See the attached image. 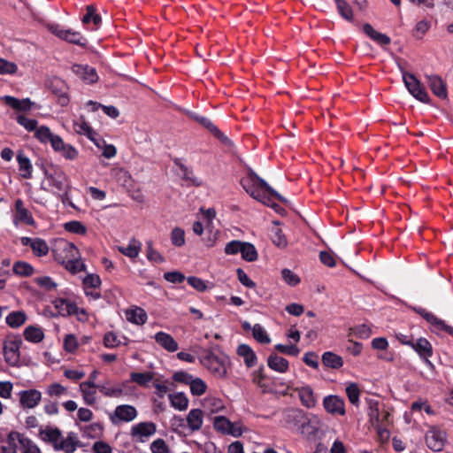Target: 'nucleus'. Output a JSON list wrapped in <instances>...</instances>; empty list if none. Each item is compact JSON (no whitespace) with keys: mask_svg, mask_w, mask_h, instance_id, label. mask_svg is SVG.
Returning a JSON list of instances; mask_svg holds the SVG:
<instances>
[{"mask_svg":"<svg viewBox=\"0 0 453 453\" xmlns=\"http://www.w3.org/2000/svg\"><path fill=\"white\" fill-rule=\"evenodd\" d=\"M80 444L77 435L70 433L66 437L61 436L55 450H62L65 453H73Z\"/></svg>","mask_w":453,"mask_h":453,"instance_id":"nucleus-23","label":"nucleus"},{"mask_svg":"<svg viewBox=\"0 0 453 453\" xmlns=\"http://www.w3.org/2000/svg\"><path fill=\"white\" fill-rule=\"evenodd\" d=\"M155 342L168 352H175L179 349L178 342L173 337L165 332H157L154 335Z\"/></svg>","mask_w":453,"mask_h":453,"instance_id":"nucleus-22","label":"nucleus"},{"mask_svg":"<svg viewBox=\"0 0 453 453\" xmlns=\"http://www.w3.org/2000/svg\"><path fill=\"white\" fill-rule=\"evenodd\" d=\"M27 316L23 311H12L5 319L6 323L12 328L22 326L26 321Z\"/></svg>","mask_w":453,"mask_h":453,"instance_id":"nucleus-47","label":"nucleus"},{"mask_svg":"<svg viewBox=\"0 0 453 453\" xmlns=\"http://www.w3.org/2000/svg\"><path fill=\"white\" fill-rule=\"evenodd\" d=\"M137 417L136 409L130 404L118 405L114 412L110 416V419L113 424L119 422H131Z\"/></svg>","mask_w":453,"mask_h":453,"instance_id":"nucleus-12","label":"nucleus"},{"mask_svg":"<svg viewBox=\"0 0 453 453\" xmlns=\"http://www.w3.org/2000/svg\"><path fill=\"white\" fill-rule=\"evenodd\" d=\"M47 27L49 31H50V33H52L61 40L82 47H85L87 45V40L78 31L65 29L58 24H49Z\"/></svg>","mask_w":453,"mask_h":453,"instance_id":"nucleus-6","label":"nucleus"},{"mask_svg":"<svg viewBox=\"0 0 453 453\" xmlns=\"http://www.w3.org/2000/svg\"><path fill=\"white\" fill-rule=\"evenodd\" d=\"M79 388L84 403L94 405L96 403V387L92 386L91 383H81Z\"/></svg>","mask_w":453,"mask_h":453,"instance_id":"nucleus-32","label":"nucleus"},{"mask_svg":"<svg viewBox=\"0 0 453 453\" xmlns=\"http://www.w3.org/2000/svg\"><path fill=\"white\" fill-rule=\"evenodd\" d=\"M62 263L65 264V268L73 273L81 272L85 267L80 257L72 258V260H63Z\"/></svg>","mask_w":453,"mask_h":453,"instance_id":"nucleus-62","label":"nucleus"},{"mask_svg":"<svg viewBox=\"0 0 453 453\" xmlns=\"http://www.w3.org/2000/svg\"><path fill=\"white\" fill-rule=\"evenodd\" d=\"M24 337L28 342L38 343L43 340L44 334L42 328L30 326L25 329Z\"/></svg>","mask_w":453,"mask_h":453,"instance_id":"nucleus-40","label":"nucleus"},{"mask_svg":"<svg viewBox=\"0 0 453 453\" xmlns=\"http://www.w3.org/2000/svg\"><path fill=\"white\" fill-rule=\"evenodd\" d=\"M126 318L129 322L135 325H143L148 319L146 311L140 307L127 310L126 311Z\"/></svg>","mask_w":453,"mask_h":453,"instance_id":"nucleus-35","label":"nucleus"},{"mask_svg":"<svg viewBox=\"0 0 453 453\" xmlns=\"http://www.w3.org/2000/svg\"><path fill=\"white\" fill-rule=\"evenodd\" d=\"M151 453H170V448L165 440L158 438L153 441L150 445Z\"/></svg>","mask_w":453,"mask_h":453,"instance_id":"nucleus-58","label":"nucleus"},{"mask_svg":"<svg viewBox=\"0 0 453 453\" xmlns=\"http://www.w3.org/2000/svg\"><path fill=\"white\" fill-rule=\"evenodd\" d=\"M157 432V426L150 421L140 422L130 429L132 440L135 442L144 443Z\"/></svg>","mask_w":453,"mask_h":453,"instance_id":"nucleus-8","label":"nucleus"},{"mask_svg":"<svg viewBox=\"0 0 453 453\" xmlns=\"http://www.w3.org/2000/svg\"><path fill=\"white\" fill-rule=\"evenodd\" d=\"M253 337L260 343H270L271 339L265 328L260 324H255L252 327Z\"/></svg>","mask_w":453,"mask_h":453,"instance_id":"nucleus-54","label":"nucleus"},{"mask_svg":"<svg viewBox=\"0 0 453 453\" xmlns=\"http://www.w3.org/2000/svg\"><path fill=\"white\" fill-rule=\"evenodd\" d=\"M125 383L121 385H112L110 380H105L97 385V390L105 397L119 398L125 395L124 392Z\"/></svg>","mask_w":453,"mask_h":453,"instance_id":"nucleus-20","label":"nucleus"},{"mask_svg":"<svg viewBox=\"0 0 453 453\" xmlns=\"http://www.w3.org/2000/svg\"><path fill=\"white\" fill-rule=\"evenodd\" d=\"M73 73L87 84H93L98 81L96 70L88 65H73Z\"/></svg>","mask_w":453,"mask_h":453,"instance_id":"nucleus-15","label":"nucleus"},{"mask_svg":"<svg viewBox=\"0 0 453 453\" xmlns=\"http://www.w3.org/2000/svg\"><path fill=\"white\" fill-rule=\"evenodd\" d=\"M281 276L284 281L289 286H296L300 282V278L289 269H283Z\"/></svg>","mask_w":453,"mask_h":453,"instance_id":"nucleus-64","label":"nucleus"},{"mask_svg":"<svg viewBox=\"0 0 453 453\" xmlns=\"http://www.w3.org/2000/svg\"><path fill=\"white\" fill-rule=\"evenodd\" d=\"M146 257L150 262L162 264L165 261L164 256L153 248L152 241L146 242Z\"/></svg>","mask_w":453,"mask_h":453,"instance_id":"nucleus-45","label":"nucleus"},{"mask_svg":"<svg viewBox=\"0 0 453 453\" xmlns=\"http://www.w3.org/2000/svg\"><path fill=\"white\" fill-rule=\"evenodd\" d=\"M20 406L24 409L36 407L42 400V393L37 389H27L19 392Z\"/></svg>","mask_w":453,"mask_h":453,"instance_id":"nucleus-16","label":"nucleus"},{"mask_svg":"<svg viewBox=\"0 0 453 453\" xmlns=\"http://www.w3.org/2000/svg\"><path fill=\"white\" fill-rule=\"evenodd\" d=\"M154 373L151 372H131L130 381L136 383L141 387H146L153 380Z\"/></svg>","mask_w":453,"mask_h":453,"instance_id":"nucleus-43","label":"nucleus"},{"mask_svg":"<svg viewBox=\"0 0 453 453\" xmlns=\"http://www.w3.org/2000/svg\"><path fill=\"white\" fill-rule=\"evenodd\" d=\"M427 79L428 85L433 93L441 99H446L448 93L446 89V85L443 82V81L439 76L436 75L428 76Z\"/></svg>","mask_w":453,"mask_h":453,"instance_id":"nucleus-29","label":"nucleus"},{"mask_svg":"<svg viewBox=\"0 0 453 453\" xmlns=\"http://www.w3.org/2000/svg\"><path fill=\"white\" fill-rule=\"evenodd\" d=\"M111 174L117 182L123 186H127L131 181V174L129 173L128 171L123 168H112Z\"/></svg>","mask_w":453,"mask_h":453,"instance_id":"nucleus-46","label":"nucleus"},{"mask_svg":"<svg viewBox=\"0 0 453 453\" xmlns=\"http://www.w3.org/2000/svg\"><path fill=\"white\" fill-rule=\"evenodd\" d=\"M55 134L51 133L50 129L46 126L36 127L35 130V136L42 143L50 142Z\"/></svg>","mask_w":453,"mask_h":453,"instance_id":"nucleus-55","label":"nucleus"},{"mask_svg":"<svg viewBox=\"0 0 453 453\" xmlns=\"http://www.w3.org/2000/svg\"><path fill=\"white\" fill-rule=\"evenodd\" d=\"M4 103L10 107L17 110V111H29L32 107L33 103L29 98L25 99H18L16 97L11 96H5L4 97Z\"/></svg>","mask_w":453,"mask_h":453,"instance_id":"nucleus-33","label":"nucleus"},{"mask_svg":"<svg viewBox=\"0 0 453 453\" xmlns=\"http://www.w3.org/2000/svg\"><path fill=\"white\" fill-rule=\"evenodd\" d=\"M298 393L302 404L307 408H313L316 405L317 398L312 388L308 386L294 388Z\"/></svg>","mask_w":453,"mask_h":453,"instance_id":"nucleus-25","label":"nucleus"},{"mask_svg":"<svg viewBox=\"0 0 453 453\" xmlns=\"http://www.w3.org/2000/svg\"><path fill=\"white\" fill-rule=\"evenodd\" d=\"M50 90L58 96L59 104L63 106L66 105L69 99L66 96L67 87L64 81L55 78L49 84Z\"/></svg>","mask_w":453,"mask_h":453,"instance_id":"nucleus-21","label":"nucleus"},{"mask_svg":"<svg viewBox=\"0 0 453 453\" xmlns=\"http://www.w3.org/2000/svg\"><path fill=\"white\" fill-rule=\"evenodd\" d=\"M363 30L371 39L380 45H388L391 42L390 38L387 35L376 31L368 23L364 25Z\"/></svg>","mask_w":453,"mask_h":453,"instance_id":"nucleus-37","label":"nucleus"},{"mask_svg":"<svg viewBox=\"0 0 453 453\" xmlns=\"http://www.w3.org/2000/svg\"><path fill=\"white\" fill-rule=\"evenodd\" d=\"M241 185L250 196L260 198L262 191H267L275 196L278 200L285 202L286 200L275 191L265 180L260 178L252 169H249L247 176L241 180Z\"/></svg>","mask_w":453,"mask_h":453,"instance_id":"nucleus-1","label":"nucleus"},{"mask_svg":"<svg viewBox=\"0 0 453 453\" xmlns=\"http://www.w3.org/2000/svg\"><path fill=\"white\" fill-rule=\"evenodd\" d=\"M368 417L373 426H375L380 436L384 434L388 435V431L383 430L382 426L389 424L392 420L391 414L388 410L380 409L377 401L369 402Z\"/></svg>","mask_w":453,"mask_h":453,"instance_id":"nucleus-2","label":"nucleus"},{"mask_svg":"<svg viewBox=\"0 0 453 453\" xmlns=\"http://www.w3.org/2000/svg\"><path fill=\"white\" fill-rule=\"evenodd\" d=\"M213 426L218 432L224 434H230L234 437H239L242 433V427L239 425L232 423L224 416L215 417Z\"/></svg>","mask_w":453,"mask_h":453,"instance_id":"nucleus-13","label":"nucleus"},{"mask_svg":"<svg viewBox=\"0 0 453 453\" xmlns=\"http://www.w3.org/2000/svg\"><path fill=\"white\" fill-rule=\"evenodd\" d=\"M65 229L67 232L78 234H85L87 232L86 226L80 221L76 220L66 222L65 224Z\"/></svg>","mask_w":453,"mask_h":453,"instance_id":"nucleus-61","label":"nucleus"},{"mask_svg":"<svg viewBox=\"0 0 453 453\" xmlns=\"http://www.w3.org/2000/svg\"><path fill=\"white\" fill-rule=\"evenodd\" d=\"M170 240L173 246L182 247L185 245V231L184 229L175 226L172 229L170 234Z\"/></svg>","mask_w":453,"mask_h":453,"instance_id":"nucleus-49","label":"nucleus"},{"mask_svg":"<svg viewBox=\"0 0 453 453\" xmlns=\"http://www.w3.org/2000/svg\"><path fill=\"white\" fill-rule=\"evenodd\" d=\"M412 309L415 312L424 318L433 326L434 331H444L453 335V327L447 325L445 321L437 318L432 312H429L421 307H413Z\"/></svg>","mask_w":453,"mask_h":453,"instance_id":"nucleus-11","label":"nucleus"},{"mask_svg":"<svg viewBox=\"0 0 453 453\" xmlns=\"http://www.w3.org/2000/svg\"><path fill=\"white\" fill-rule=\"evenodd\" d=\"M53 305L60 316L76 315L79 320L85 321L88 319L87 312L68 299L58 298L53 302Z\"/></svg>","mask_w":453,"mask_h":453,"instance_id":"nucleus-7","label":"nucleus"},{"mask_svg":"<svg viewBox=\"0 0 453 453\" xmlns=\"http://www.w3.org/2000/svg\"><path fill=\"white\" fill-rule=\"evenodd\" d=\"M190 392L194 395H202L205 393L206 383L200 378H194L189 381Z\"/></svg>","mask_w":453,"mask_h":453,"instance_id":"nucleus-53","label":"nucleus"},{"mask_svg":"<svg viewBox=\"0 0 453 453\" xmlns=\"http://www.w3.org/2000/svg\"><path fill=\"white\" fill-rule=\"evenodd\" d=\"M84 25L93 24L91 30H96L102 22L101 16L96 12V8L93 5H88L86 8V14L81 19Z\"/></svg>","mask_w":453,"mask_h":453,"instance_id":"nucleus-34","label":"nucleus"},{"mask_svg":"<svg viewBox=\"0 0 453 453\" xmlns=\"http://www.w3.org/2000/svg\"><path fill=\"white\" fill-rule=\"evenodd\" d=\"M242 257L249 262H253L257 258V252L255 246L250 242H243L242 247Z\"/></svg>","mask_w":453,"mask_h":453,"instance_id":"nucleus-51","label":"nucleus"},{"mask_svg":"<svg viewBox=\"0 0 453 453\" xmlns=\"http://www.w3.org/2000/svg\"><path fill=\"white\" fill-rule=\"evenodd\" d=\"M338 13L346 20H353V11L349 3L345 0H334Z\"/></svg>","mask_w":453,"mask_h":453,"instance_id":"nucleus-48","label":"nucleus"},{"mask_svg":"<svg viewBox=\"0 0 453 453\" xmlns=\"http://www.w3.org/2000/svg\"><path fill=\"white\" fill-rule=\"evenodd\" d=\"M1 453H18V445L12 434H9L7 440L1 446Z\"/></svg>","mask_w":453,"mask_h":453,"instance_id":"nucleus-57","label":"nucleus"},{"mask_svg":"<svg viewBox=\"0 0 453 453\" xmlns=\"http://www.w3.org/2000/svg\"><path fill=\"white\" fill-rule=\"evenodd\" d=\"M63 251L65 253L64 260H72V258L80 257V253L76 246L68 242H63L61 243Z\"/></svg>","mask_w":453,"mask_h":453,"instance_id":"nucleus-56","label":"nucleus"},{"mask_svg":"<svg viewBox=\"0 0 453 453\" xmlns=\"http://www.w3.org/2000/svg\"><path fill=\"white\" fill-rule=\"evenodd\" d=\"M345 391L350 403L355 406H358L360 396V389L357 383H349L346 387Z\"/></svg>","mask_w":453,"mask_h":453,"instance_id":"nucleus-50","label":"nucleus"},{"mask_svg":"<svg viewBox=\"0 0 453 453\" xmlns=\"http://www.w3.org/2000/svg\"><path fill=\"white\" fill-rule=\"evenodd\" d=\"M171 405L178 411H185L188 405V399L183 393L169 395Z\"/></svg>","mask_w":453,"mask_h":453,"instance_id":"nucleus-42","label":"nucleus"},{"mask_svg":"<svg viewBox=\"0 0 453 453\" xmlns=\"http://www.w3.org/2000/svg\"><path fill=\"white\" fill-rule=\"evenodd\" d=\"M19 453H41L40 449L31 440L19 437Z\"/></svg>","mask_w":453,"mask_h":453,"instance_id":"nucleus-52","label":"nucleus"},{"mask_svg":"<svg viewBox=\"0 0 453 453\" xmlns=\"http://www.w3.org/2000/svg\"><path fill=\"white\" fill-rule=\"evenodd\" d=\"M61 436V432L58 428L46 427L44 429H40L41 439L51 443L54 449L57 448Z\"/></svg>","mask_w":453,"mask_h":453,"instance_id":"nucleus-36","label":"nucleus"},{"mask_svg":"<svg viewBox=\"0 0 453 453\" xmlns=\"http://www.w3.org/2000/svg\"><path fill=\"white\" fill-rule=\"evenodd\" d=\"M325 410L332 415H345V403L342 398L338 395H330L323 399Z\"/></svg>","mask_w":453,"mask_h":453,"instance_id":"nucleus-17","label":"nucleus"},{"mask_svg":"<svg viewBox=\"0 0 453 453\" xmlns=\"http://www.w3.org/2000/svg\"><path fill=\"white\" fill-rule=\"evenodd\" d=\"M202 405L204 411L210 414L218 413L225 410L223 401L220 398L212 395L206 396L203 400Z\"/></svg>","mask_w":453,"mask_h":453,"instance_id":"nucleus-28","label":"nucleus"},{"mask_svg":"<svg viewBox=\"0 0 453 453\" xmlns=\"http://www.w3.org/2000/svg\"><path fill=\"white\" fill-rule=\"evenodd\" d=\"M403 80L408 91L418 101L427 103L429 96L419 81L412 74L403 72Z\"/></svg>","mask_w":453,"mask_h":453,"instance_id":"nucleus-10","label":"nucleus"},{"mask_svg":"<svg viewBox=\"0 0 453 453\" xmlns=\"http://www.w3.org/2000/svg\"><path fill=\"white\" fill-rule=\"evenodd\" d=\"M12 271L16 275L22 277L31 276L35 270L34 267L27 262L18 261L13 264Z\"/></svg>","mask_w":453,"mask_h":453,"instance_id":"nucleus-44","label":"nucleus"},{"mask_svg":"<svg viewBox=\"0 0 453 453\" xmlns=\"http://www.w3.org/2000/svg\"><path fill=\"white\" fill-rule=\"evenodd\" d=\"M58 153H60L67 160H74L78 157V150L71 144L65 143Z\"/></svg>","mask_w":453,"mask_h":453,"instance_id":"nucleus-63","label":"nucleus"},{"mask_svg":"<svg viewBox=\"0 0 453 453\" xmlns=\"http://www.w3.org/2000/svg\"><path fill=\"white\" fill-rule=\"evenodd\" d=\"M186 421L191 432L201 429L203 423V412L200 409H192L188 411Z\"/></svg>","mask_w":453,"mask_h":453,"instance_id":"nucleus-26","label":"nucleus"},{"mask_svg":"<svg viewBox=\"0 0 453 453\" xmlns=\"http://www.w3.org/2000/svg\"><path fill=\"white\" fill-rule=\"evenodd\" d=\"M288 417L295 419L302 418L300 433L307 438L315 436L322 426L321 419L316 415L303 416L302 411H293Z\"/></svg>","mask_w":453,"mask_h":453,"instance_id":"nucleus-3","label":"nucleus"},{"mask_svg":"<svg viewBox=\"0 0 453 453\" xmlns=\"http://www.w3.org/2000/svg\"><path fill=\"white\" fill-rule=\"evenodd\" d=\"M17 122L22 126L26 130L31 132L35 131L37 127V120L27 118L25 115H18L16 118Z\"/></svg>","mask_w":453,"mask_h":453,"instance_id":"nucleus-60","label":"nucleus"},{"mask_svg":"<svg viewBox=\"0 0 453 453\" xmlns=\"http://www.w3.org/2000/svg\"><path fill=\"white\" fill-rule=\"evenodd\" d=\"M267 365L277 372L284 373L288 370L289 363L286 358L277 354H271L267 358Z\"/></svg>","mask_w":453,"mask_h":453,"instance_id":"nucleus-27","label":"nucleus"},{"mask_svg":"<svg viewBox=\"0 0 453 453\" xmlns=\"http://www.w3.org/2000/svg\"><path fill=\"white\" fill-rule=\"evenodd\" d=\"M202 365L216 378H225L226 375V360L209 353L202 359Z\"/></svg>","mask_w":453,"mask_h":453,"instance_id":"nucleus-9","label":"nucleus"},{"mask_svg":"<svg viewBox=\"0 0 453 453\" xmlns=\"http://www.w3.org/2000/svg\"><path fill=\"white\" fill-rule=\"evenodd\" d=\"M20 242L23 246H29L37 257L46 256L49 252V246L43 239L24 236L21 237Z\"/></svg>","mask_w":453,"mask_h":453,"instance_id":"nucleus-18","label":"nucleus"},{"mask_svg":"<svg viewBox=\"0 0 453 453\" xmlns=\"http://www.w3.org/2000/svg\"><path fill=\"white\" fill-rule=\"evenodd\" d=\"M142 249V242L135 238L130 239L127 246H119L118 250L129 258H135L139 256Z\"/></svg>","mask_w":453,"mask_h":453,"instance_id":"nucleus-30","label":"nucleus"},{"mask_svg":"<svg viewBox=\"0 0 453 453\" xmlns=\"http://www.w3.org/2000/svg\"><path fill=\"white\" fill-rule=\"evenodd\" d=\"M22 340L19 336H10L4 342L3 353L4 361L10 366H17L20 361V346Z\"/></svg>","mask_w":453,"mask_h":453,"instance_id":"nucleus-4","label":"nucleus"},{"mask_svg":"<svg viewBox=\"0 0 453 453\" xmlns=\"http://www.w3.org/2000/svg\"><path fill=\"white\" fill-rule=\"evenodd\" d=\"M188 115L190 119L198 122L200 125H202L203 127L207 128L209 131H211L216 136H218L219 138L223 137V134H221V132L217 128V127L208 118H206L204 116H201L198 113H196L193 111H188Z\"/></svg>","mask_w":453,"mask_h":453,"instance_id":"nucleus-31","label":"nucleus"},{"mask_svg":"<svg viewBox=\"0 0 453 453\" xmlns=\"http://www.w3.org/2000/svg\"><path fill=\"white\" fill-rule=\"evenodd\" d=\"M445 432L437 428H432L428 430L426 434V442L427 447L435 452L442 450L445 445Z\"/></svg>","mask_w":453,"mask_h":453,"instance_id":"nucleus-14","label":"nucleus"},{"mask_svg":"<svg viewBox=\"0 0 453 453\" xmlns=\"http://www.w3.org/2000/svg\"><path fill=\"white\" fill-rule=\"evenodd\" d=\"M46 393L50 397H59L67 395V389L59 383H52L47 387Z\"/></svg>","mask_w":453,"mask_h":453,"instance_id":"nucleus-59","label":"nucleus"},{"mask_svg":"<svg viewBox=\"0 0 453 453\" xmlns=\"http://www.w3.org/2000/svg\"><path fill=\"white\" fill-rule=\"evenodd\" d=\"M17 161L19 164V170L22 178L30 179L32 177V164L29 158L23 153L19 152L17 156Z\"/></svg>","mask_w":453,"mask_h":453,"instance_id":"nucleus-38","label":"nucleus"},{"mask_svg":"<svg viewBox=\"0 0 453 453\" xmlns=\"http://www.w3.org/2000/svg\"><path fill=\"white\" fill-rule=\"evenodd\" d=\"M322 362L324 365L333 369H338L343 365L342 358L331 351H326L322 355Z\"/></svg>","mask_w":453,"mask_h":453,"instance_id":"nucleus-41","label":"nucleus"},{"mask_svg":"<svg viewBox=\"0 0 453 453\" xmlns=\"http://www.w3.org/2000/svg\"><path fill=\"white\" fill-rule=\"evenodd\" d=\"M45 176L55 195L61 197L67 195L69 185L67 177L62 170L54 169L52 172H46Z\"/></svg>","mask_w":453,"mask_h":453,"instance_id":"nucleus-5","label":"nucleus"},{"mask_svg":"<svg viewBox=\"0 0 453 453\" xmlns=\"http://www.w3.org/2000/svg\"><path fill=\"white\" fill-rule=\"evenodd\" d=\"M411 347L418 353L421 358L425 359L427 365H432L428 357L432 356L433 349L431 343L426 339L419 338L416 342L412 341V345H411Z\"/></svg>","mask_w":453,"mask_h":453,"instance_id":"nucleus-24","label":"nucleus"},{"mask_svg":"<svg viewBox=\"0 0 453 453\" xmlns=\"http://www.w3.org/2000/svg\"><path fill=\"white\" fill-rule=\"evenodd\" d=\"M14 216L13 221L17 225L19 222L25 223L28 226L35 224L32 213L25 207L24 203L21 199H17L14 204Z\"/></svg>","mask_w":453,"mask_h":453,"instance_id":"nucleus-19","label":"nucleus"},{"mask_svg":"<svg viewBox=\"0 0 453 453\" xmlns=\"http://www.w3.org/2000/svg\"><path fill=\"white\" fill-rule=\"evenodd\" d=\"M237 353L240 357H243L244 363L248 367H251L256 364L257 356L249 345H239L237 349Z\"/></svg>","mask_w":453,"mask_h":453,"instance_id":"nucleus-39","label":"nucleus"}]
</instances>
